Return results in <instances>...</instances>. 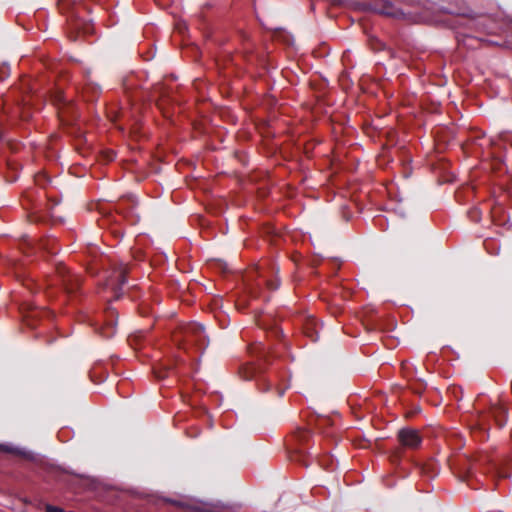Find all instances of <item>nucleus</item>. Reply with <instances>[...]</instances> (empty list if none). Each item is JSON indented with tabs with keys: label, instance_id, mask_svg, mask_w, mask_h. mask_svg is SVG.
<instances>
[{
	"label": "nucleus",
	"instance_id": "1",
	"mask_svg": "<svg viewBox=\"0 0 512 512\" xmlns=\"http://www.w3.org/2000/svg\"><path fill=\"white\" fill-rule=\"evenodd\" d=\"M249 353L256 358V362L242 364L238 370L240 378L255 380L260 392L270 391L272 384L263 374L271 364L272 352L268 351L262 343H255L249 347Z\"/></svg>",
	"mask_w": 512,
	"mask_h": 512
},
{
	"label": "nucleus",
	"instance_id": "2",
	"mask_svg": "<svg viewBox=\"0 0 512 512\" xmlns=\"http://www.w3.org/2000/svg\"><path fill=\"white\" fill-rule=\"evenodd\" d=\"M174 341L179 348L189 352L195 350L202 353L208 346V337L204 327L198 323H190L174 335Z\"/></svg>",
	"mask_w": 512,
	"mask_h": 512
},
{
	"label": "nucleus",
	"instance_id": "3",
	"mask_svg": "<svg viewBox=\"0 0 512 512\" xmlns=\"http://www.w3.org/2000/svg\"><path fill=\"white\" fill-rule=\"evenodd\" d=\"M56 278L67 294L76 295L81 285L79 276L71 274L65 265L59 264L56 266Z\"/></svg>",
	"mask_w": 512,
	"mask_h": 512
},
{
	"label": "nucleus",
	"instance_id": "4",
	"mask_svg": "<svg viewBox=\"0 0 512 512\" xmlns=\"http://www.w3.org/2000/svg\"><path fill=\"white\" fill-rule=\"evenodd\" d=\"M51 102L58 110V115L62 121H69V117H74L73 104L68 100L63 91L57 89L51 94Z\"/></svg>",
	"mask_w": 512,
	"mask_h": 512
},
{
	"label": "nucleus",
	"instance_id": "5",
	"mask_svg": "<svg viewBox=\"0 0 512 512\" xmlns=\"http://www.w3.org/2000/svg\"><path fill=\"white\" fill-rule=\"evenodd\" d=\"M397 439L403 448L415 450L422 444V437L418 430L405 427L398 431Z\"/></svg>",
	"mask_w": 512,
	"mask_h": 512
},
{
	"label": "nucleus",
	"instance_id": "6",
	"mask_svg": "<svg viewBox=\"0 0 512 512\" xmlns=\"http://www.w3.org/2000/svg\"><path fill=\"white\" fill-rule=\"evenodd\" d=\"M117 313L114 309L109 308L106 311V320L103 326L97 329L103 338H111L116 332Z\"/></svg>",
	"mask_w": 512,
	"mask_h": 512
},
{
	"label": "nucleus",
	"instance_id": "7",
	"mask_svg": "<svg viewBox=\"0 0 512 512\" xmlns=\"http://www.w3.org/2000/svg\"><path fill=\"white\" fill-rule=\"evenodd\" d=\"M375 11L381 15L399 18L402 12L389 1H381L376 4Z\"/></svg>",
	"mask_w": 512,
	"mask_h": 512
},
{
	"label": "nucleus",
	"instance_id": "8",
	"mask_svg": "<svg viewBox=\"0 0 512 512\" xmlns=\"http://www.w3.org/2000/svg\"><path fill=\"white\" fill-rule=\"evenodd\" d=\"M129 272V267L127 264H120L119 267L115 270L114 275L111 279V282H116V288L121 289V287L126 283L127 281V274Z\"/></svg>",
	"mask_w": 512,
	"mask_h": 512
},
{
	"label": "nucleus",
	"instance_id": "9",
	"mask_svg": "<svg viewBox=\"0 0 512 512\" xmlns=\"http://www.w3.org/2000/svg\"><path fill=\"white\" fill-rule=\"evenodd\" d=\"M135 205H136L135 198L129 197L127 199H124V200L120 201L116 205V210L120 214H123L124 217H130L132 215L133 208H134Z\"/></svg>",
	"mask_w": 512,
	"mask_h": 512
},
{
	"label": "nucleus",
	"instance_id": "10",
	"mask_svg": "<svg viewBox=\"0 0 512 512\" xmlns=\"http://www.w3.org/2000/svg\"><path fill=\"white\" fill-rule=\"evenodd\" d=\"M491 413L495 418V421L498 424V426L503 427L506 423V409L502 406H496L492 408Z\"/></svg>",
	"mask_w": 512,
	"mask_h": 512
},
{
	"label": "nucleus",
	"instance_id": "11",
	"mask_svg": "<svg viewBox=\"0 0 512 512\" xmlns=\"http://www.w3.org/2000/svg\"><path fill=\"white\" fill-rule=\"evenodd\" d=\"M421 472L428 475V476H434L437 474V468L436 464L434 462H429L426 464H423L421 467Z\"/></svg>",
	"mask_w": 512,
	"mask_h": 512
},
{
	"label": "nucleus",
	"instance_id": "12",
	"mask_svg": "<svg viewBox=\"0 0 512 512\" xmlns=\"http://www.w3.org/2000/svg\"><path fill=\"white\" fill-rule=\"evenodd\" d=\"M41 247L45 249L50 254H56L58 252V249L55 247V241L54 240H46L41 244Z\"/></svg>",
	"mask_w": 512,
	"mask_h": 512
},
{
	"label": "nucleus",
	"instance_id": "13",
	"mask_svg": "<svg viewBox=\"0 0 512 512\" xmlns=\"http://www.w3.org/2000/svg\"><path fill=\"white\" fill-rule=\"evenodd\" d=\"M464 465H463V473L466 477L472 476L474 473V464L470 462L468 459H463Z\"/></svg>",
	"mask_w": 512,
	"mask_h": 512
},
{
	"label": "nucleus",
	"instance_id": "14",
	"mask_svg": "<svg viewBox=\"0 0 512 512\" xmlns=\"http://www.w3.org/2000/svg\"><path fill=\"white\" fill-rule=\"evenodd\" d=\"M265 284L269 290H276L280 286V281L277 277L274 279H265Z\"/></svg>",
	"mask_w": 512,
	"mask_h": 512
},
{
	"label": "nucleus",
	"instance_id": "15",
	"mask_svg": "<svg viewBox=\"0 0 512 512\" xmlns=\"http://www.w3.org/2000/svg\"><path fill=\"white\" fill-rule=\"evenodd\" d=\"M170 368H161V369H154L155 376L158 379H164L168 376Z\"/></svg>",
	"mask_w": 512,
	"mask_h": 512
},
{
	"label": "nucleus",
	"instance_id": "16",
	"mask_svg": "<svg viewBox=\"0 0 512 512\" xmlns=\"http://www.w3.org/2000/svg\"><path fill=\"white\" fill-rule=\"evenodd\" d=\"M46 197L48 200V205H49L50 210L60 203V199H58L57 197H54L51 195H46Z\"/></svg>",
	"mask_w": 512,
	"mask_h": 512
},
{
	"label": "nucleus",
	"instance_id": "17",
	"mask_svg": "<svg viewBox=\"0 0 512 512\" xmlns=\"http://www.w3.org/2000/svg\"><path fill=\"white\" fill-rule=\"evenodd\" d=\"M1 450L5 451V452H8V453L16 454V455H23L24 454L19 449L13 448V447H9V446H6V445H1Z\"/></svg>",
	"mask_w": 512,
	"mask_h": 512
},
{
	"label": "nucleus",
	"instance_id": "18",
	"mask_svg": "<svg viewBox=\"0 0 512 512\" xmlns=\"http://www.w3.org/2000/svg\"><path fill=\"white\" fill-rule=\"evenodd\" d=\"M497 475L499 478H509L511 476V472L510 470L502 467L497 469Z\"/></svg>",
	"mask_w": 512,
	"mask_h": 512
},
{
	"label": "nucleus",
	"instance_id": "19",
	"mask_svg": "<svg viewBox=\"0 0 512 512\" xmlns=\"http://www.w3.org/2000/svg\"><path fill=\"white\" fill-rule=\"evenodd\" d=\"M282 335H283L282 330L277 326L273 327L270 331V336L274 337L276 339H280L282 337Z\"/></svg>",
	"mask_w": 512,
	"mask_h": 512
},
{
	"label": "nucleus",
	"instance_id": "20",
	"mask_svg": "<svg viewBox=\"0 0 512 512\" xmlns=\"http://www.w3.org/2000/svg\"><path fill=\"white\" fill-rule=\"evenodd\" d=\"M45 511L46 512H64V510L62 508L57 507V506H53V505H50V504L46 505Z\"/></svg>",
	"mask_w": 512,
	"mask_h": 512
},
{
	"label": "nucleus",
	"instance_id": "21",
	"mask_svg": "<svg viewBox=\"0 0 512 512\" xmlns=\"http://www.w3.org/2000/svg\"><path fill=\"white\" fill-rule=\"evenodd\" d=\"M158 90H159V94H160V99L158 100V102H160V101L164 100L166 95H165V92L163 91V88L161 86L157 87L155 92H157ZM158 105L160 106L161 104L158 103Z\"/></svg>",
	"mask_w": 512,
	"mask_h": 512
},
{
	"label": "nucleus",
	"instance_id": "22",
	"mask_svg": "<svg viewBox=\"0 0 512 512\" xmlns=\"http://www.w3.org/2000/svg\"><path fill=\"white\" fill-rule=\"evenodd\" d=\"M285 389L286 388H280V387H277L276 391H277V396L281 397L284 395L285 393Z\"/></svg>",
	"mask_w": 512,
	"mask_h": 512
},
{
	"label": "nucleus",
	"instance_id": "23",
	"mask_svg": "<svg viewBox=\"0 0 512 512\" xmlns=\"http://www.w3.org/2000/svg\"><path fill=\"white\" fill-rule=\"evenodd\" d=\"M399 460H400V456L398 454H395L394 456L391 457L392 463H396Z\"/></svg>",
	"mask_w": 512,
	"mask_h": 512
},
{
	"label": "nucleus",
	"instance_id": "24",
	"mask_svg": "<svg viewBox=\"0 0 512 512\" xmlns=\"http://www.w3.org/2000/svg\"><path fill=\"white\" fill-rule=\"evenodd\" d=\"M42 179H45V176H44V175H43V176H38V177H37L36 182H37V184H38V185H41V180H42Z\"/></svg>",
	"mask_w": 512,
	"mask_h": 512
},
{
	"label": "nucleus",
	"instance_id": "25",
	"mask_svg": "<svg viewBox=\"0 0 512 512\" xmlns=\"http://www.w3.org/2000/svg\"><path fill=\"white\" fill-rule=\"evenodd\" d=\"M301 433V437L304 439L306 436H307V432L306 431H302L300 432Z\"/></svg>",
	"mask_w": 512,
	"mask_h": 512
},
{
	"label": "nucleus",
	"instance_id": "26",
	"mask_svg": "<svg viewBox=\"0 0 512 512\" xmlns=\"http://www.w3.org/2000/svg\"><path fill=\"white\" fill-rule=\"evenodd\" d=\"M209 512H217L216 510H209Z\"/></svg>",
	"mask_w": 512,
	"mask_h": 512
}]
</instances>
